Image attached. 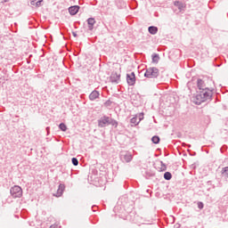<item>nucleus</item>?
Instances as JSON below:
<instances>
[{
	"label": "nucleus",
	"instance_id": "1",
	"mask_svg": "<svg viewBox=\"0 0 228 228\" xmlns=\"http://www.w3.org/2000/svg\"><path fill=\"white\" fill-rule=\"evenodd\" d=\"M159 76V69L156 67H151L146 69V71L144 73V77L148 78H156Z\"/></svg>",
	"mask_w": 228,
	"mask_h": 228
},
{
	"label": "nucleus",
	"instance_id": "2",
	"mask_svg": "<svg viewBox=\"0 0 228 228\" xmlns=\"http://www.w3.org/2000/svg\"><path fill=\"white\" fill-rule=\"evenodd\" d=\"M10 193L12 199H20L22 197V188L19 185H14L11 188Z\"/></svg>",
	"mask_w": 228,
	"mask_h": 228
},
{
	"label": "nucleus",
	"instance_id": "3",
	"mask_svg": "<svg viewBox=\"0 0 228 228\" xmlns=\"http://www.w3.org/2000/svg\"><path fill=\"white\" fill-rule=\"evenodd\" d=\"M119 158L123 163H131L133 161V154L129 151H121Z\"/></svg>",
	"mask_w": 228,
	"mask_h": 228
},
{
	"label": "nucleus",
	"instance_id": "4",
	"mask_svg": "<svg viewBox=\"0 0 228 228\" xmlns=\"http://www.w3.org/2000/svg\"><path fill=\"white\" fill-rule=\"evenodd\" d=\"M200 94H201L202 99L206 102V101H209L213 97V91L209 88H205L200 92Z\"/></svg>",
	"mask_w": 228,
	"mask_h": 228
},
{
	"label": "nucleus",
	"instance_id": "5",
	"mask_svg": "<svg viewBox=\"0 0 228 228\" xmlns=\"http://www.w3.org/2000/svg\"><path fill=\"white\" fill-rule=\"evenodd\" d=\"M126 81L129 86H134L136 84V76L134 75V72L126 74Z\"/></svg>",
	"mask_w": 228,
	"mask_h": 228
},
{
	"label": "nucleus",
	"instance_id": "6",
	"mask_svg": "<svg viewBox=\"0 0 228 228\" xmlns=\"http://www.w3.org/2000/svg\"><path fill=\"white\" fill-rule=\"evenodd\" d=\"M174 4L178 8V13H184V12H186V3L175 1Z\"/></svg>",
	"mask_w": 228,
	"mask_h": 228
},
{
	"label": "nucleus",
	"instance_id": "7",
	"mask_svg": "<svg viewBox=\"0 0 228 228\" xmlns=\"http://www.w3.org/2000/svg\"><path fill=\"white\" fill-rule=\"evenodd\" d=\"M110 117L103 116L98 120V126L99 127H106V126H110Z\"/></svg>",
	"mask_w": 228,
	"mask_h": 228
},
{
	"label": "nucleus",
	"instance_id": "8",
	"mask_svg": "<svg viewBox=\"0 0 228 228\" xmlns=\"http://www.w3.org/2000/svg\"><path fill=\"white\" fill-rule=\"evenodd\" d=\"M154 167L159 172H165L167 170V165H165V163H163L161 160H157L154 164Z\"/></svg>",
	"mask_w": 228,
	"mask_h": 228
},
{
	"label": "nucleus",
	"instance_id": "9",
	"mask_svg": "<svg viewBox=\"0 0 228 228\" xmlns=\"http://www.w3.org/2000/svg\"><path fill=\"white\" fill-rule=\"evenodd\" d=\"M191 102H192L194 104H197L198 106L200 105V104H202V102H206L203 100V98H202L200 93H199L198 94H196L195 96H193V97L191 98Z\"/></svg>",
	"mask_w": 228,
	"mask_h": 228
},
{
	"label": "nucleus",
	"instance_id": "10",
	"mask_svg": "<svg viewBox=\"0 0 228 228\" xmlns=\"http://www.w3.org/2000/svg\"><path fill=\"white\" fill-rule=\"evenodd\" d=\"M101 94L97 90H94L90 94H89V99L91 101H95V99H99Z\"/></svg>",
	"mask_w": 228,
	"mask_h": 228
},
{
	"label": "nucleus",
	"instance_id": "11",
	"mask_svg": "<svg viewBox=\"0 0 228 228\" xmlns=\"http://www.w3.org/2000/svg\"><path fill=\"white\" fill-rule=\"evenodd\" d=\"M95 19L94 18H89L87 19V24H88V29L89 31L94 30V26H95Z\"/></svg>",
	"mask_w": 228,
	"mask_h": 228
},
{
	"label": "nucleus",
	"instance_id": "12",
	"mask_svg": "<svg viewBox=\"0 0 228 228\" xmlns=\"http://www.w3.org/2000/svg\"><path fill=\"white\" fill-rule=\"evenodd\" d=\"M63 191H65V184L61 183L55 194V197H61V195H63Z\"/></svg>",
	"mask_w": 228,
	"mask_h": 228
},
{
	"label": "nucleus",
	"instance_id": "13",
	"mask_svg": "<svg viewBox=\"0 0 228 228\" xmlns=\"http://www.w3.org/2000/svg\"><path fill=\"white\" fill-rule=\"evenodd\" d=\"M197 86H198L199 90H201V91L206 90V88H208V87H206V84L204 83V80H202L200 78H199L197 80Z\"/></svg>",
	"mask_w": 228,
	"mask_h": 228
},
{
	"label": "nucleus",
	"instance_id": "14",
	"mask_svg": "<svg viewBox=\"0 0 228 228\" xmlns=\"http://www.w3.org/2000/svg\"><path fill=\"white\" fill-rule=\"evenodd\" d=\"M69 12L71 15H76L79 12V5H73L69 8Z\"/></svg>",
	"mask_w": 228,
	"mask_h": 228
},
{
	"label": "nucleus",
	"instance_id": "15",
	"mask_svg": "<svg viewBox=\"0 0 228 228\" xmlns=\"http://www.w3.org/2000/svg\"><path fill=\"white\" fill-rule=\"evenodd\" d=\"M110 81L112 83H118V81H120V75L118 73H112L110 76Z\"/></svg>",
	"mask_w": 228,
	"mask_h": 228
},
{
	"label": "nucleus",
	"instance_id": "16",
	"mask_svg": "<svg viewBox=\"0 0 228 228\" xmlns=\"http://www.w3.org/2000/svg\"><path fill=\"white\" fill-rule=\"evenodd\" d=\"M42 3H44V0H31L30 1V4L32 6H36V8L42 6Z\"/></svg>",
	"mask_w": 228,
	"mask_h": 228
},
{
	"label": "nucleus",
	"instance_id": "17",
	"mask_svg": "<svg viewBox=\"0 0 228 228\" xmlns=\"http://www.w3.org/2000/svg\"><path fill=\"white\" fill-rule=\"evenodd\" d=\"M148 31L151 35H156L158 33V27L151 26L148 28Z\"/></svg>",
	"mask_w": 228,
	"mask_h": 228
},
{
	"label": "nucleus",
	"instance_id": "18",
	"mask_svg": "<svg viewBox=\"0 0 228 228\" xmlns=\"http://www.w3.org/2000/svg\"><path fill=\"white\" fill-rule=\"evenodd\" d=\"M109 126H113L114 127H118V122L117 120L110 118Z\"/></svg>",
	"mask_w": 228,
	"mask_h": 228
},
{
	"label": "nucleus",
	"instance_id": "19",
	"mask_svg": "<svg viewBox=\"0 0 228 228\" xmlns=\"http://www.w3.org/2000/svg\"><path fill=\"white\" fill-rule=\"evenodd\" d=\"M221 174L224 177V179H228V167H223Z\"/></svg>",
	"mask_w": 228,
	"mask_h": 228
},
{
	"label": "nucleus",
	"instance_id": "20",
	"mask_svg": "<svg viewBox=\"0 0 228 228\" xmlns=\"http://www.w3.org/2000/svg\"><path fill=\"white\" fill-rule=\"evenodd\" d=\"M131 124H134V126H138L140 124V121H138V118L135 116L130 119Z\"/></svg>",
	"mask_w": 228,
	"mask_h": 228
},
{
	"label": "nucleus",
	"instance_id": "21",
	"mask_svg": "<svg viewBox=\"0 0 228 228\" xmlns=\"http://www.w3.org/2000/svg\"><path fill=\"white\" fill-rule=\"evenodd\" d=\"M152 61H153V63H159V54L154 53L152 55Z\"/></svg>",
	"mask_w": 228,
	"mask_h": 228
},
{
	"label": "nucleus",
	"instance_id": "22",
	"mask_svg": "<svg viewBox=\"0 0 228 228\" xmlns=\"http://www.w3.org/2000/svg\"><path fill=\"white\" fill-rule=\"evenodd\" d=\"M164 179H166V181H170V179H172V173L170 172H166L164 174Z\"/></svg>",
	"mask_w": 228,
	"mask_h": 228
},
{
	"label": "nucleus",
	"instance_id": "23",
	"mask_svg": "<svg viewBox=\"0 0 228 228\" xmlns=\"http://www.w3.org/2000/svg\"><path fill=\"white\" fill-rule=\"evenodd\" d=\"M159 136H157V135H154L152 138H151V142H153V143H156V144H158V143H159Z\"/></svg>",
	"mask_w": 228,
	"mask_h": 228
},
{
	"label": "nucleus",
	"instance_id": "24",
	"mask_svg": "<svg viewBox=\"0 0 228 228\" xmlns=\"http://www.w3.org/2000/svg\"><path fill=\"white\" fill-rule=\"evenodd\" d=\"M59 128L61 129V131H63L65 133V131H67V125H65L64 123H61L59 125Z\"/></svg>",
	"mask_w": 228,
	"mask_h": 228
},
{
	"label": "nucleus",
	"instance_id": "25",
	"mask_svg": "<svg viewBox=\"0 0 228 228\" xmlns=\"http://www.w3.org/2000/svg\"><path fill=\"white\" fill-rule=\"evenodd\" d=\"M111 104H113V102H111L110 100H108L104 102L105 108H110Z\"/></svg>",
	"mask_w": 228,
	"mask_h": 228
},
{
	"label": "nucleus",
	"instance_id": "26",
	"mask_svg": "<svg viewBox=\"0 0 228 228\" xmlns=\"http://www.w3.org/2000/svg\"><path fill=\"white\" fill-rule=\"evenodd\" d=\"M71 161L74 167H77V165H79V161L76 158H72Z\"/></svg>",
	"mask_w": 228,
	"mask_h": 228
},
{
	"label": "nucleus",
	"instance_id": "27",
	"mask_svg": "<svg viewBox=\"0 0 228 228\" xmlns=\"http://www.w3.org/2000/svg\"><path fill=\"white\" fill-rule=\"evenodd\" d=\"M137 118H139V122H142L143 120V112L139 113L135 116Z\"/></svg>",
	"mask_w": 228,
	"mask_h": 228
},
{
	"label": "nucleus",
	"instance_id": "28",
	"mask_svg": "<svg viewBox=\"0 0 228 228\" xmlns=\"http://www.w3.org/2000/svg\"><path fill=\"white\" fill-rule=\"evenodd\" d=\"M198 208H199V209H204V203H202V202H198Z\"/></svg>",
	"mask_w": 228,
	"mask_h": 228
},
{
	"label": "nucleus",
	"instance_id": "29",
	"mask_svg": "<svg viewBox=\"0 0 228 228\" xmlns=\"http://www.w3.org/2000/svg\"><path fill=\"white\" fill-rule=\"evenodd\" d=\"M50 129H51V128H50L49 126L46 127V133H47V134H49Z\"/></svg>",
	"mask_w": 228,
	"mask_h": 228
},
{
	"label": "nucleus",
	"instance_id": "30",
	"mask_svg": "<svg viewBox=\"0 0 228 228\" xmlns=\"http://www.w3.org/2000/svg\"><path fill=\"white\" fill-rule=\"evenodd\" d=\"M97 209V207H93V211H95Z\"/></svg>",
	"mask_w": 228,
	"mask_h": 228
},
{
	"label": "nucleus",
	"instance_id": "31",
	"mask_svg": "<svg viewBox=\"0 0 228 228\" xmlns=\"http://www.w3.org/2000/svg\"><path fill=\"white\" fill-rule=\"evenodd\" d=\"M73 35H74V37H76V34H75V33H74Z\"/></svg>",
	"mask_w": 228,
	"mask_h": 228
}]
</instances>
